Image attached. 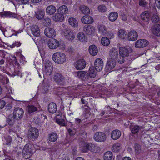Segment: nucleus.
I'll use <instances>...</instances> for the list:
<instances>
[{
    "mask_svg": "<svg viewBox=\"0 0 160 160\" xmlns=\"http://www.w3.org/2000/svg\"><path fill=\"white\" fill-rule=\"evenodd\" d=\"M151 20L154 23H158L160 21V18L156 12L153 13L151 16Z\"/></svg>",
    "mask_w": 160,
    "mask_h": 160,
    "instance_id": "obj_34",
    "label": "nucleus"
},
{
    "mask_svg": "<svg viewBox=\"0 0 160 160\" xmlns=\"http://www.w3.org/2000/svg\"><path fill=\"white\" fill-rule=\"evenodd\" d=\"M77 75V77L83 81H88L90 78L88 72L84 71L78 72Z\"/></svg>",
    "mask_w": 160,
    "mask_h": 160,
    "instance_id": "obj_9",
    "label": "nucleus"
},
{
    "mask_svg": "<svg viewBox=\"0 0 160 160\" xmlns=\"http://www.w3.org/2000/svg\"><path fill=\"white\" fill-rule=\"evenodd\" d=\"M0 81L3 84L7 83L8 82L9 80L7 77L0 74Z\"/></svg>",
    "mask_w": 160,
    "mask_h": 160,
    "instance_id": "obj_52",
    "label": "nucleus"
},
{
    "mask_svg": "<svg viewBox=\"0 0 160 160\" xmlns=\"http://www.w3.org/2000/svg\"><path fill=\"white\" fill-rule=\"evenodd\" d=\"M96 71H97L96 70L95 68V69L94 67H90L88 73L89 78H94L96 76L97 73Z\"/></svg>",
    "mask_w": 160,
    "mask_h": 160,
    "instance_id": "obj_37",
    "label": "nucleus"
},
{
    "mask_svg": "<svg viewBox=\"0 0 160 160\" xmlns=\"http://www.w3.org/2000/svg\"><path fill=\"white\" fill-rule=\"evenodd\" d=\"M121 135V132L119 130L116 129L114 130L112 132L111 137L112 139L116 140L119 138Z\"/></svg>",
    "mask_w": 160,
    "mask_h": 160,
    "instance_id": "obj_24",
    "label": "nucleus"
},
{
    "mask_svg": "<svg viewBox=\"0 0 160 160\" xmlns=\"http://www.w3.org/2000/svg\"><path fill=\"white\" fill-rule=\"evenodd\" d=\"M138 37L137 32L135 31H132L128 33V39L129 41H134L137 39Z\"/></svg>",
    "mask_w": 160,
    "mask_h": 160,
    "instance_id": "obj_20",
    "label": "nucleus"
},
{
    "mask_svg": "<svg viewBox=\"0 0 160 160\" xmlns=\"http://www.w3.org/2000/svg\"><path fill=\"white\" fill-rule=\"evenodd\" d=\"M92 144L91 143L85 144L84 146L82 148V151L84 152H87L88 150L90 151V149L92 148Z\"/></svg>",
    "mask_w": 160,
    "mask_h": 160,
    "instance_id": "obj_43",
    "label": "nucleus"
},
{
    "mask_svg": "<svg viewBox=\"0 0 160 160\" xmlns=\"http://www.w3.org/2000/svg\"><path fill=\"white\" fill-rule=\"evenodd\" d=\"M118 17V13L115 12L110 13L108 16L109 20L112 22L115 21Z\"/></svg>",
    "mask_w": 160,
    "mask_h": 160,
    "instance_id": "obj_32",
    "label": "nucleus"
},
{
    "mask_svg": "<svg viewBox=\"0 0 160 160\" xmlns=\"http://www.w3.org/2000/svg\"><path fill=\"white\" fill-rule=\"evenodd\" d=\"M92 146V147H91V148H92L90 149V151L91 152L95 153H97L99 152L100 151V148L98 147V146L95 145L94 144Z\"/></svg>",
    "mask_w": 160,
    "mask_h": 160,
    "instance_id": "obj_51",
    "label": "nucleus"
},
{
    "mask_svg": "<svg viewBox=\"0 0 160 160\" xmlns=\"http://www.w3.org/2000/svg\"><path fill=\"white\" fill-rule=\"evenodd\" d=\"M58 135L56 133L52 132L48 134V138L50 141L54 142L56 141L58 138Z\"/></svg>",
    "mask_w": 160,
    "mask_h": 160,
    "instance_id": "obj_36",
    "label": "nucleus"
},
{
    "mask_svg": "<svg viewBox=\"0 0 160 160\" xmlns=\"http://www.w3.org/2000/svg\"><path fill=\"white\" fill-rule=\"evenodd\" d=\"M48 110L52 113H55L57 110V106L55 103H50L48 105Z\"/></svg>",
    "mask_w": 160,
    "mask_h": 160,
    "instance_id": "obj_25",
    "label": "nucleus"
},
{
    "mask_svg": "<svg viewBox=\"0 0 160 160\" xmlns=\"http://www.w3.org/2000/svg\"><path fill=\"white\" fill-rule=\"evenodd\" d=\"M89 52L90 54L92 56H95L98 52V48L95 45H92L89 47Z\"/></svg>",
    "mask_w": 160,
    "mask_h": 160,
    "instance_id": "obj_27",
    "label": "nucleus"
},
{
    "mask_svg": "<svg viewBox=\"0 0 160 160\" xmlns=\"http://www.w3.org/2000/svg\"><path fill=\"white\" fill-rule=\"evenodd\" d=\"M5 105V102L3 100H0V109L2 108Z\"/></svg>",
    "mask_w": 160,
    "mask_h": 160,
    "instance_id": "obj_62",
    "label": "nucleus"
},
{
    "mask_svg": "<svg viewBox=\"0 0 160 160\" xmlns=\"http://www.w3.org/2000/svg\"><path fill=\"white\" fill-rule=\"evenodd\" d=\"M155 3L157 7L160 9V0H156Z\"/></svg>",
    "mask_w": 160,
    "mask_h": 160,
    "instance_id": "obj_63",
    "label": "nucleus"
},
{
    "mask_svg": "<svg viewBox=\"0 0 160 160\" xmlns=\"http://www.w3.org/2000/svg\"><path fill=\"white\" fill-rule=\"evenodd\" d=\"M150 14L147 11L144 12L141 15V18L143 22H147L149 20Z\"/></svg>",
    "mask_w": 160,
    "mask_h": 160,
    "instance_id": "obj_26",
    "label": "nucleus"
},
{
    "mask_svg": "<svg viewBox=\"0 0 160 160\" xmlns=\"http://www.w3.org/2000/svg\"><path fill=\"white\" fill-rule=\"evenodd\" d=\"M132 51V48L129 46L120 47L119 49L120 59H119L118 62L120 63H123L124 61V58L128 57Z\"/></svg>",
    "mask_w": 160,
    "mask_h": 160,
    "instance_id": "obj_1",
    "label": "nucleus"
},
{
    "mask_svg": "<svg viewBox=\"0 0 160 160\" xmlns=\"http://www.w3.org/2000/svg\"><path fill=\"white\" fill-rule=\"evenodd\" d=\"M27 110L28 113L30 114L32 113L37 110V108L33 105H28L27 107Z\"/></svg>",
    "mask_w": 160,
    "mask_h": 160,
    "instance_id": "obj_38",
    "label": "nucleus"
},
{
    "mask_svg": "<svg viewBox=\"0 0 160 160\" xmlns=\"http://www.w3.org/2000/svg\"><path fill=\"white\" fill-rule=\"evenodd\" d=\"M16 151L17 154L18 155H19V154H20L22 151V149L20 147H17L16 148Z\"/></svg>",
    "mask_w": 160,
    "mask_h": 160,
    "instance_id": "obj_60",
    "label": "nucleus"
},
{
    "mask_svg": "<svg viewBox=\"0 0 160 160\" xmlns=\"http://www.w3.org/2000/svg\"><path fill=\"white\" fill-rule=\"evenodd\" d=\"M152 32L153 34L155 35L160 36V25H155L153 27Z\"/></svg>",
    "mask_w": 160,
    "mask_h": 160,
    "instance_id": "obj_30",
    "label": "nucleus"
},
{
    "mask_svg": "<svg viewBox=\"0 0 160 160\" xmlns=\"http://www.w3.org/2000/svg\"><path fill=\"white\" fill-rule=\"evenodd\" d=\"M80 10L82 13L84 14H88L90 12L89 8L85 6H81L80 7Z\"/></svg>",
    "mask_w": 160,
    "mask_h": 160,
    "instance_id": "obj_42",
    "label": "nucleus"
},
{
    "mask_svg": "<svg viewBox=\"0 0 160 160\" xmlns=\"http://www.w3.org/2000/svg\"><path fill=\"white\" fill-rule=\"evenodd\" d=\"M3 15L9 18H16L17 14L15 13H12L10 11H6L4 12Z\"/></svg>",
    "mask_w": 160,
    "mask_h": 160,
    "instance_id": "obj_44",
    "label": "nucleus"
},
{
    "mask_svg": "<svg viewBox=\"0 0 160 160\" xmlns=\"http://www.w3.org/2000/svg\"><path fill=\"white\" fill-rule=\"evenodd\" d=\"M121 149V144L119 143L115 144L112 147V150L115 152H118Z\"/></svg>",
    "mask_w": 160,
    "mask_h": 160,
    "instance_id": "obj_46",
    "label": "nucleus"
},
{
    "mask_svg": "<svg viewBox=\"0 0 160 160\" xmlns=\"http://www.w3.org/2000/svg\"><path fill=\"white\" fill-rule=\"evenodd\" d=\"M83 30L88 35L93 34L95 31L94 28L90 25H85L83 28Z\"/></svg>",
    "mask_w": 160,
    "mask_h": 160,
    "instance_id": "obj_23",
    "label": "nucleus"
},
{
    "mask_svg": "<svg viewBox=\"0 0 160 160\" xmlns=\"http://www.w3.org/2000/svg\"><path fill=\"white\" fill-rule=\"evenodd\" d=\"M116 65V60L109 59L107 61L106 65V71H111Z\"/></svg>",
    "mask_w": 160,
    "mask_h": 160,
    "instance_id": "obj_16",
    "label": "nucleus"
},
{
    "mask_svg": "<svg viewBox=\"0 0 160 160\" xmlns=\"http://www.w3.org/2000/svg\"><path fill=\"white\" fill-rule=\"evenodd\" d=\"M58 12H60L63 15L67 13L68 12V8L66 5H62L60 6L57 10Z\"/></svg>",
    "mask_w": 160,
    "mask_h": 160,
    "instance_id": "obj_35",
    "label": "nucleus"
},
{
    "mask_svg": "<svg viewBox=\"0 0 160 160\" xmlns=\"http://www.w3.org/2000/svg\"><path fill=\"white\" fill-rule=\"evenodd\" d=\"M64 88H58L54 89V92L56 94L58 95H62L63 93Z\"/></svg>",
    "mask_w": 160,
    "mask_h": 160,
    "instance_id": "obj_47",
    "label": "nucleus"
},
{
    "mask_svg": "<svg viewBox=\"0 0 160 160\" xmlns=\"http://www.w3.org/2000/svg\"><path fill=\"white\" fill-rule=\"evenodd\" d=\"M94 66L97 71H100L102 70L103 66L102 60L99 58L96 59L94 62Z\"/></svg>",
    "mask_w": 160,
    "mask_h": 160,
    "instance_id": "obj_14",
    "label": "nucleus"
},
{
    "mask_svg": "<svg viewBox=\"0 0 160 160\" xmlns=\"http://www.w3.org/2000/svg\"><path fill=\"white\" fill-rule=\"evenodd\" d=\"M44 33L47 37L51 38L54 37L56 35V32L52 28H47L44 30Z\"/></svg>",
    "mask_w": 160,
    "mask_h": 160,
    "instance_id": "obj_15",
    "label": "nucleus"
},
{
    "mask_svg": "<svg viewBox=\"0 0 160 160\" xmlns=\"http://www.w3.org/2000/svg\"><path fill=\"white\" fill-rule=\"evenodd\" d=\"M68 132L71 136H73L74 135V132L70 129H68Z\"/></svg>",
    "mask_w": 160,
    "mask_h": 160,
    "instance_id": "obj_64",
    "label": "nucleus"
},
{
    "mask_svg": "<svg viewBox=\"0 0 160 160\" xmlns=\"http://www.w3.org/2000/svg\"><path fill=\"white\" fill-rule=\"evenodd\" d=\"M45 15V12L43 10H38L35 12L36 18L38 20L42 19Z\"/></svg>",
    "mask_w": 160,
    "mask_h": 160,
    "instance_id": "obj_33",
    "label": "nucleus"
},
{
    "mask_svg": "<svg viewBox=\"0 0 160 160\" xmlns=\"http://www.w3.org/2000/svg\"><path fill=\"white\" fill-rule=\"evenodd\" d=\"M43 73L47 75H50L52 72L53 68L52 63L48 60H46L43 63Z\"/></svg>",
    "mask_w": 160,
    "mask_h": 160,
    "instance_id": "obj_4",
    "label": "nucleus"
},
{
    "mask_svg": "<svg viewBox=\"0 0 160 160\" xmlns=\"http://www.w3.org/2000/svg\"><path fill=\"white\" fill-rule=\"evenodd\" d=\"M82 22L85 24H91L93 22L92 18L89 15H85L83 16L81 19Z\"/></svg>",
    "mask_w": 160,
    "mask_h": 160,
    "instance_id": "obj_18",
    "label": "nucleus"
},
{
    "mask_svg": "<svg viewBox=\"0 0 160 160\" xmlns=\"http://www.w3.org/2000/svg\"><path fill=\"white\" fill-rule=\"evenodd\" d=\"M49 86L47 84L43 88L42 92L43 93H46L48 92V91Z\"/></svg>",
    "mask_w": 160,
    "mask_h": 160,
    "instance_id": "obj_57",
    "label": "nucleus"
},
{
    "mask_svg": "<svg viewBox=\"0 0 160 160\" xmlns=\"http://www.w3.org/2000/svg\"><path fill=\"white\" fill-rule=\"evenodd\" d=\"M56 121L57 123L61 126H65V121L63 119H58V118H56Z\"/></svg>",
    "mask_w": 160,
    "mask_h": 160,
    "instance_id": "obj_50",
    "label": "nucleus"
},
{
    "mask_svg": "<svg viewBox=\"0 0 160 160\" xmlns=\"http://www.w3.org/2000/svg\"><path fill=\"white\" fill-rule=\"evenodd\" d=\"M86 65V62L83 59H79L76 62L75 67L78 70H81L84 69Z\"/></svg>",
    "mask_w": 160,
    "mask_h": 160,
    "instance_id": "obj_13",
    "label": "nucleus"
},
{
    "mask_svg": "<svg viewBox=\"0 0 160 160\" xmlns=\"http://www.w3.org/2000/svg\"><path fill=\"white\" fill-rule=\"evenodd\" d=\"M142 127L139 126L137 125H131L130 126L131 131L132 134L138 133L140 130L142 128Z\"/></svg>",
    "mask_w": 160,
    "mask_h": 160,
    "instance_id": "obj_29",
    "label": "nucleus"
},
{
    "mask_svg": "<svg viewBox=\"0 0 160 160\" xmlns=\"http://www.w3.org/2000/svg\"><path fill=\"white\" fill-rule=\"evenodd\" d=\"M149 44L148 41L144 39L138 40L135 44V47L136 48H141L147 46Z\"/></svg>",
    "mask_w": 160,
    "mask_h": 160,
    "instance_id": "obj_12",
    "label": "nucleus"
},
{
    "mask_svg": "<svg viewBox=\"0 0 160 160\" xmlns=\"http://www.w3.org/2000/svg\"><path fill=\"white\" fill-rule=\"evenodd\" d=\"M78 38L80 41L82 42L85 41L86 39V37H85L84 34L82 32H79L78 34Z\"/></svg>",
    "mask_w": 160,
    "mask_h": 160,
    "instance_id": "obj_49",
    "label": "nucleus"
},
{
    "mask_svg": "<svg viewBox=\"0 0 160 160\" xmlns=\"http://www.w3.org/2000/svg\"><path fill=\"white\" fill-rule=\"evenodd\" d=\"M109 55V59L116 60L118 58V52L117 50L115 48H112L110 51Z\"/></svg>",
    "mask_w": 160,
    "mask_h": 160,
    "instance_id": "obj_19",
    "label": "nucleus"
},
{
    "mask_svg": "<svg viewBox=\"0 0 160 160\" xmlns=\"http://www.w3.org/2000/svg\"><path fill=\"white\" fill-rule=\"evenodd\" d=\"M94 140L98 142H103L106 139V136L105 133L102 132H97L94 135Z\"/></svg>",
    "mask_w": 160,
    "mask_h": 160,
    "instance_id": "obj_6",
    "label": "nucleus"
},
{
    "mask_svg": "<svg viewBox=\"0 0 160 160\" xmlns=\"http://www.w3.org/2000/svg\"><path fill=\"white\" fill-rule=\"evenodd\" d=\"M31 30L34 36L38 37L40 35V31L38 26L36 25H32L31 27Z\"/></svg>",
    "mask_w": 160,
    "mask_h": 160,
    "instance_id": "obj_17",
    "label": "nucleus"
},
{
    "mask_svg": "<svg viewBox=\"0 0 160 160\" xmlns=\"http://www.w3.org/2000/svg\"><path fill=\"white\" fill-rule=\"evenodd\" d=\"M5 139L6 141V144L7 145H10L12 141L11 137L9 136L6 137Z\"/></svg>",
    "mask_w": 160,
    "mask_h": 160,
    "instance_id": "obj_55",
    "label": "nucleus"
},
{
    "mask_svg": "<svg viewBox=\"0 0 160 160\" xmlns=\"http://www.w3.org/2000/svg\"><path fill=\"white\" fill-rule=\"evenodd\" d=\"M134 148L136 154L138 155L143 151L141 146L138 143H135L134 144Z\"/></svg>",
    "mask_w": 160,
    "mask_h": 160,
    "instance_id": "obj_31",
    "label": "nucleus"
},
{
    "mask_svg": "<svg viewBox=\"0 0 160 160\" xmlns=\"http://www.w3.org/2000/svg\"><path fill=\"white\" fill-rule=\"evenodd\" d=\"M22 73L19 70H15L14 72L12 73V75L14 76H17L20 77H22Z\"/></svg>",
    "mask_w": 160,
    "mask_h": 160,
    "instance_id": "obj_56",
    "label": "nucleus"
},
{
    "mask_svg": "<svg viewBox=\"0 0 160 160\" xmlns=\"http://www.w3.org/2000/svg\"><path fill=\"white\" fill-rule=\"evenodd\" d=\"M82 108L84 111L87 112H89L90 110L89 108L86 105L82 106Z\"/></svg>",
    "mask_w": 160,
    "mask_h": 160,
    "instance_id": "obj_59",
    "label": "nucleus"
},
{
    "mask_svg": "<svg viewBox=\"0 0 160 160\" xmlns=\"http://www.w3.org/2000/svg\"><path fill=\"white\" fill-rule=\"evenodd\" d=\"M70 24L73 27H77L78 25V23L77 20L74 18H72L68 20Z\"/></svg>",
    "mask_w": 160,
    "mask_h": 160,
    "instance_id": "obj_41",
    "label": "nucleus"
},
{
    "mask_svg": "<svg viewBox=\"0 0 160 160\" xmlns=\"http://www.w3.org/2000/svg\"><path fill=\"white\" fill-rule=\"evenodd\" d=\"M119 37L122 39H126L127 38V33L123 30H120L118 32Z\"/></svg>",
    "mask_w": 160,
    "mask_h": 160,
    "instance_id": "obj_40",
    "label": "nucleus"
},
{
    "mask_svg": "<svg viewBox=\"0 0 160 160\" xmlns=\"http://www.w3.org/2000/svg\"><path fill=\"white\" fill-rule=\"evenodd\" d=\"M28 134L29 138L34 141L36 140L38 136V130L35 127H31L29 129Z\"/></svg>",
    "mask_w": 160,
    "mask_h": 160,
    "instance_id": "obj_5",
    "label": "nucleus"
},
{
    "mask_svg": "<svg viewBox=\"0 0 160 160\" xmlns=\"http://www.w3.org/2000/svg\"><path fill=\"white\" fill-rule=\"evenodd\" d=\"M51 22L50 19L48 18H44L43 21V24L47 26L50 25Z\"/></svg>",
    "mask_w": 160,
    "mask_h": 160,
    "instance_id": "obj_54",
    "label": "nucleus"
},
{
    "mask_svg": "<svg viewBox=\"0 0 160 160\" xmlns=\"http://www.w3.org/2000/svg\"><path fill=\"white\" fill-rule=\"evenodd\" d=\"M56 11L55 6L52 5L48 6L46 9V13L48 15H52L54 14Z\"/></svg>",
    "mask_w": 160,
    "mask_h": 160,
    "instance_id": "obj_28",
    "label": "nucleus"
},
{
    "mask_svg": "<svg viewBox=\"0 0 160 160\" xmlns=\"http://www.w3.org/2000/svg\"><path fill=\"white\" fill-rule=\"evenodd\" d=\"M53 78L55 81L59 85H63L65 83L64 77L60 73H56Z\"/></svg>",
    "mask_w": 160,
    "mask_h": 160,
    "instance_id": "obj_8",
    "label": "nucleus"
},
{
    "mask_svg": "<svg viewBox=\"0 0 160 160\" xmlns=\"http://www.w3.org/2000/svg\"><path fill=\"white\" fill-rule=\"evenodd\" d=\"M113 157L112 153L110 151H108L106 152L103 156L104 160H111Z\"/></svg>",
    "mask_w": 160,
    "mask_h": 160,
    "instance_id": "obj_39",
    "label": "nucleus"
},
{
    "mask_svg": "<svg viewBox=\"0 0 160 160\" xmlns=\"http://www.w3.org/2000/svg\"><path fill=\"white\" fill-rule=\"evenodd\" d=\"M18 119L13 115L10 114L7 118V122L8 124L11 126H13L16 121Z\"/></svg>",
    "mask_w": 160,
    "mask_h": 160,
    "instance_id": "obj_22",
    "label": "nucleus"
},
{
    "mask_svg": "<svg viewBox=\"0 0 160 160\" xmlns=\"http://www.w3.org/2000/svg\"><path fill=\"white\" fill-rule=\"evenodd\" d=\"M52 58L53 60L56 63L62 64L66 61V57L64 53L57 52L53 54Z\"/></svg>",
    "mask_w": 160,
    "mask_h": 160,
    "instance_id": "obj_2",
    "label": "nucleus"
},
{
    "mask_svg": "<svg viewBox=\"0 0 160 160\" xmlns=\"http://www.w3.org/2000/svg\"><path fill=\"white\" fill-rule=\"evenodd\" d=\"M58 41L54 38L50 39L48 42V46L50 49H55L59 46Z\"/></svg>",
    "mask_w": 160,
    "mask_h": 160,
    "instance_id": "obj_10",
    "label": "nucleus"
},
{
    "mask_svg": "<svg viewBox=\"0 0 160 160\" xmlns=\"http://www.w3.org/2000/svg\"><path fill=\"white\" fill-rule=\"evenodd\" d=\"M52 18L56 22H61L64 19V16L63 14L57 11Z\"/></svg>",
    "mask_w": 160,
    "mask_h": 160,
    "instance_id": "obj_21",
    "label": "nucleus"
},
{
    "mask_svg": "<svg viewBox=\"0 0 160 160\" xmlns=\"http://www.w3.org/2000/svg\"><path fill=\"white\" fill-rule=\"evenodd\" d=\"M102 45L105 46H107L110 44V41L108 38L107 37H103L101 41Z\"/></svg>",
    "mask_w": 160,
    "mask_h": 160,
    "instance_id": "obj_45",
    "label": "nucleus"
},
{
    "mask_svg": "<svg viewBox=\"0 0 160 160\" xmlns=\"http://www.w3.org/2000/svg\"><path fill=\"white\" fill-rule=\"evenodd\" d=\"M98 9L100 12H104L107 10V8L105 5L102 4L98 6Z\"/></svg>",
    "mask_w": 160,
    "mask_h": 160,
    "instance_id": "obj_53",
    "label": "nucleus"
},
{
    "mask_svg": "<svg viewBox=\"0 0 160 160\" xmlns=\"http://www.w3.org/2000/svg\"><path fill=\"white\" fill-rule=\"evenodd\" d=\"M23 113V109L20 108L18 107L14 109L13 115L18 119H20L22 118Z\"/></svg>",
    "mask_w": 160,
    "mask_h": 160,
    "instance_id": "obj_11",
    "label": "nucleus"
},
{
    "mask_svg": "<svg viewBox=\"0 0 160 160\" xmlns=\"http://www.w3.org/2000/svg\"><path fill=\"white\" fill-rule=\"evenodd\" d=\"M32 147L31 145L29 143L26 144L24 146L22 151V155L24 158L27 159L31 156Z\"/></svg>",
    "mask_w": 160,
    "mask_h": 160,
    "instance_id": "obj_3",
    "label": "nucleus"
},
{
    "mask_svg": "<svg viewBox=\"0 0 160 160\" xmlns=\"http://www.w3.org/2000/svg\"><path fill=\"white\" fill-rule=\"evenodd\" d=\"M147 4L148 3L145 0H140L139 1V5L142 7H145Z\"/></svg>",
    "mask_w": 160,
    "mask_h": 160,
    "instance_id": "obj_58",
    "label": "nucleus"
},
{
    "mask_svg": "<svg viewBox=\"0 0 160 160\" xmlns=\"http://www.w3.org/2000/svg\"><path fill=\"white\" fill-rule=\"evenodd\" d=\"M62 33L66 38L70 40H72L75 38L73 32L69 28H65L63 31Z\"/></svg>",
    "mask_w": 160,
    "mask_h": 160,
    "instance_id": "obj_7",
    "label": "nucleus"
},
{
    "mask_svg": "<svg viewBox=\"0 0 160 160\" xmlns=\"http://www.w3.org/2000/svg\"><path fill=\"white\" fill-rule=\"evenodd\" d=\"M4 154L5 156L8 157V158H6L7 159H8L9 160H13L12 158L10 157V155L11 154L10 153H7V152H4Z\"/></svg>",
    "mask_w": 160,
    "mask_h": 160,
    "instance_id": "obj_61",
    "label": "nucleus"
},
{
    "mask_svg": "<svg viewBox=\"0 0 160 160\" xmlns=\"http://www.w3.org/2000/svg\"><path fill=\"white\" fill-rule=\"evenodd\" d=\"M98 30L99 32L102 35L106 34L107 30L105 27L103 25H100L98 27Z\"/></svg>",
    "mask_w": 160,
    "mask_h": 160,
    "instance_id": "obj_48",
    "label": "nucleus"
}]
</instances>
